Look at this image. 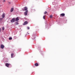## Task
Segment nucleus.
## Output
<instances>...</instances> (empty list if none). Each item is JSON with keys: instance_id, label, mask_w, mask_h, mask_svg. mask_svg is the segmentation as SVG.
Listing matches in <instances>:
<instances>
[{"instance_id": "obj_16", "label": "nucleus", "mask_w": 75, "mask_h": 75, "mask_svg": "<svg viewBox=\"0 0 75 75\" xmlns=\"http://www.w3.org/2000/svg\"><path fill=\"white\" fill-rule=\"evenodd\" d=\"M27 28L28 30H30V27H27Z\"/></svg>"}, {"instance_id": "obj_8", "label": "nucleus", "mask_w": 75, "mask_h": 75, "mask_svg": "<svg viewBox=\"0 0 75 75\" xmlns=\"http://www.w3.org/2000/svg\"><path fill=\"white\" fill-rule=\"evenodd\" d=\"M35 66H36V67H38V64L37 63H36L35 64Z\"/></svg>"}, {"instance_id": "obj_11", "label": "nucleus", "mask_w": 75, "mask_h": 75, "mask_svg": "<svg viewBox=\"0 0 75 75\" xmlns=\"http://www.w3.org/2000/svg\"><path fill=\"white\" fill-rule=\"evenodd\" d=\"M2 16L3 18H4V17H5V15L4 14H3Z\"/></svg>"}, {"instance_id": "obj_13", "label": "nucleus", "mask_w": 75, "mask_h": 75, "mask_svg": "<svg viewBox=\"0 0 75 75\" xmlns=\"http://www.w3.org/2000/svg\"><path fill=\"white\" fill-rule=\"evenodd\" d=\"M9 40H12V38H11V37L9 38Z\"/></svg>"}, {"instance_id": "obj_20", "label": "nucleus", "mask_w": 75, "mask_h": 75, "mask_svg": "<svg viewBox=\"0 0 75 75\" xmlns=\"http://www.w3.org/2000/svg\"><path fill=\"white\" fill-rule=\"evenodd\" d=\"M3 20V18H0V20Z\"/></svg>"}, {"instance_id": "obj_17", "label": "nucleus", "mask_w": 75, "mask_h": 75, "mask_svg": "<svg viewBox=\"0 0 75 75\" xmlns=\"http://www.w3.org/2000/svg\"><path fill=\"white\" fill-rule=\"evenodd\" d=\"M52 15H50V18H52Z\"/></svg>"}, {"instance_id": "obj_2", "label": "nucleus", "mask_w": 75, "mask_h": 75, "mask_svg": "<svg viewBox=\"0 0 75 75\" xmlns=\"http://www.w3.org/2000/svg\"><path fill=\"white\" fill-rule=\"evenodd\" d=\"M28 10V8L27 7H25L22 10L23 11H27Z\"/></svg>"}, {"instance_id": "obj_9", "label": "nucleus", "mask_w": 75, "mask_h": 75, "mask_svg": "<svg viewBox=\"0 0 75 75\" xmlns=\"http://www.w3.org/2000/svg\"><path fill=\"white\" fill-rule=\"evenodd\" d=\"M18 20H19V18H18V17L16 18V19L15 21H18Z\"/></svg>"}, {"instance_id": "obj_12", "label": "nucleus", "mask_w": 75, "mask_h": 75, "mask_svg": "<svg viewBox=\"0 0 75 75\" xmlns=\"http://www.w3.org/2000/svg\"><path fill=\"white\" fill-rule=\"evenodd\" d=\"M14 55V54L12 53L11 54V58H13V56Z\"/></svg>"}, {"instance_id": "obj_15", "label": "nucleus", "mask_w": 75, "mask_h": 75, "mask_svg": "<svg viewBox=\"0 0 75 75\" xmlns=\"http://www.w3.org/2000/svg\"><path fill=\"white\" fill-rule=\"evenodd\" d=\"M43 19H45V16H43Z\"/></svg>"}, {"instance_id": "obj_4", "label": "nucleus", "mask_w": 75, "mask_h": 75, "mask_svg": "<svg viewBox=\"0 0 75 75\" xmlns=\"http://www.w3.org/2000/svg\"><path fill=\"white\" fill-rule=\"evenodd\" d=\"M10 65V64L8 63H6L5 64L6 66L8 67H9V65Z\"/></svg>"}, {"instance_id": "obj_18", "label": "nucleus", "mask_w": 75, "mask_h": 75, "mask_svg": "<svg viewBox=\"0 0 75 75\" xmlns=\"http://www.w3.org/2000/svg\"><path fill=\"white\" fill-rule=\"evenodd\" d=\"M47 12L46 11H45L44 13V14H47Z\"/></svg>"}, {"instance_id": "obj_10", "label": "nucleus", "mask_w": 75, "mask_h": 75, "mask_svg": "<svg viewBox=\"0 0 75 75\" xmlns=\"http://www.w3.org/2000/svg\"><path fill=\"white\" fill-rule=\"evenodd\" d=\"M14 10V8H11V12H13V11Z\"/></svg>"}, {"instance_id": "obj_7", "label": "nucleus", "mask_w": 75, "mask_h": 75, "mask_svg": "<svg viewBox=\"0 0 75 75\" xmlns=\"http://www.w3.org/2000/svg\"><path fill=\"white\" fill-rule=\"evenodd\" d=\"M60 16H62V17H63V16H65V13H62L60 14Z\"/></svg>"}, {"instance_id": "obj_21", "label": "nucleus", "mask_w": 75, "mask_h": 75, "mask_svg": "<svg viewBox=\"0 0 75 75\" xmlns=\"http://www.w3.org/2000/svg\"><path fill=\"white\" fill-rule=\"evenodd\" d=\"M4 2H5V1H5V0H4Z\"/></svg>"}, {"instance_id": "obj_14", "label": "nucleus", "mask_w": 75, "mask_h": 75, "mask_svg": "<svg viewBox=\"0 0 75 75\" xmlns=\"http://www.w3.org/2000/svg\"><path fill=\"white\" fill-rule=\"evenodd\" d=\"M18 22H16V25H18Z\"/></svg>"}, {"instance_id": "obj_1", "label": "nucleus", "mask_w": 75, "mask_h": 75, "mask_svg": "<svg viewBox=\"0 0 75 75\" xmlns=\"http://www.w3.org/2000/svg\"><path fill=\"white\" fill-rule=\"evenodd\" d=\"M15 20L16 18H14L11 20V23H14V22H15Z\"/></svg>"}, {"instance_id": "obj_22", "label": "nucleus", "mask_w": 75, "mask_h": 75, "mask_svg": "<svg viewBox=\"0 0 75 75\" xmlns=\"http://www.w3.org/2000/svg\"><path fill=\"white\" fill-rule=\"evenodd\" d=\"M0 32H1V29L0 28Z\"/></svg>"}, {"instance_id": "obj_19", "label": "nucleus", "mask_w": 75, "mask_h": 75, "mask_svg": "<svg viewBox=\"0 0 75 75\" xmlns=\"http://www.w3.org/2000/svg\"><path fill=\"white\" fill-rule=\"evenodd\" d=\"M2 29L3 30H4V28L3 27L2 28Z\"/></svg>"}, {"instance_id": "obj_3", "label": "nucleus", "mask_w": 75, "mask_h": 75, "mask_svg": "<svg viewBox=\"0 0 75 75\" xmlns=\"http://www.w3.org/2000/svg\"><path fill=\"white\" fill-rule=\"evenodd\" d=\"M27 24H28V21H25L24 22V23L23 24V25H27Z\"/></svg>"}, {"instance_id": "obj_6", "label": "nucleus", "mask_w": 75, "mask_h": 75, "mask_svg": "<svg viewBox=\"0 0 75 75\" xmlns=\"http://www.w3.org/2000/svg\"><path fill=\"white\" fill-rule=\"evenodd\" d=\"M4 45H1V48H2V49H3V48H4Z\"/></svg>"}, {"instance_id": "obj_5", "label": "nucleus", "mask_w": 75, "mask_h": 75, "mask_svg": "<svg viewBox=\"0 0 75 75\" xmlns=\"http://www.w3.org/2000/svg\"><path fill=\"white\" fill-rule=\"evenodd\" d=\"M28 10H27L24 13V14L25 16H27V13H28Z\"/></svg>"}]
</instances>
